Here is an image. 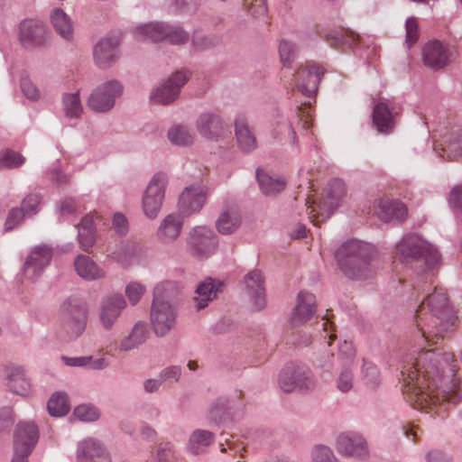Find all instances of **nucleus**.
<instances>
[{
	"instance_id": "obj_37",
	"label": "nucleus",
	"mask_w": 462,
	"mask_h": 462,
	"mask_svg": "<svg viewBox=\"0 0 462 462\" xmlns=\"http://www.w3.org/2000/svg\"><path fill=\"white\" fill-rule=\"evenodd\" d=\"M61 360L68 366L83 367L93 370H101L108 365L105 358H96L92 356L76 357L63 356H61Z\"/></svg>"
},
{
	"instance_id": "obj_39",
	"label": "nucleus",
	"mask_w": 462,
	"mask_h": 462,
	"mask_svg": "<svg viewBox=\"0 0 462 462\" xmlns=\"http://www.w3.org/2000/svg\"><path fill=\"white\" fill-rule=\"evenodd\" d=\"M214 440L212 432L205 430H195L189 439L188 448L193 454H199Z\"/></svg>"
},
{
	"instance_id": "obj_40",
	"label": "nucleus",
	"mask_w": 462,
	"mask_h": 462,
	"mask_svg": "<svg viewBox=\"0 0 462 462\" xmlns=\"http://www.w3.org/2000/svg\"><path fill=\"white\" fill-rule=\"evenodd\" d=\"M272 134L274 138H287L291 143L295 142V132L283 116H277L272 122Z\"/></svg>"
},
{
	"instance_id": "obj_51",
	"label": "nucleus",
	"mask_w": 462,
	"mask_h": 462,
	"mask_svg": "<svg viewBox=\"0 0 462 462\" xmlns=\"http://www.w3.org/2000/svg\"><path fill=\"white\" fill-rule=\"evenodd\" d=\"M40 204V196L37 194H30L23 199L20 208L23 212V215L31 217L37 214Z\"/></svg>"
},
{
	"instance_id": "obj_22",
	"label": "nucleus",
	"mask_w": 462,
	"mask_h": 462,
	"mask_svg": "<svg viewBox=\"0 0 462 462\" xmlns=\"http://www.w3.org/2000/svg\"><path fill=\"white\" fill-rule=\"evenodd\" d=\"M424 64L431 69H439L449 62L450 53L440 42L431 41L425 44L422 51Z\"/></svg>"
},
{
	"instance_id": "obj_45",
	"label": "nucleus",
	"mask_w": 462,
	"mask_h": 462,
	"mask_svg": "<svg viewBox=\"0 0 462 462\" xmlns=\"http://www.w3.org/2000/svg\"><path fill=\"white\" fill-rule=\"evenodd\" d=\"M358 35L353 32L346 31L336 32L328 39L329 43L336 48H351L358 41Z\"/></svg>"
},
{
	"instance_id": "obj_49",
	"label": "nucleus",
	"mask_w": 462,
	"mask_h": 462,
	"mask_svg": "<svg viewBox=\"0 0 462 462\" xmlns=\"http://www.w3.org/2000/svg\"><path fill=\"white\" fill-rule=\"evenodd\" d=\"M145 291V286L138 282H131L125 287V295L132 305L137 304Z\"/></svg>"
},
{
	"instance_id": "obj_2",
	"label": "nucleus",
	"mask_w": 462,
	"mask_h": 462,
	"mask_svg": "<svg viewBox=\"0 0 462 462\" xmlns=\"http://www.w3.org/2000/svg\"><path fill=\"white\" fill-rule=\"evenodd\" d=\"M369 251L367 245L351 240L338 248L336 258L346 276L352 279H365L371 273Z\"/></svg>"
},
{
	"instance_id": "obj_38",
	"label": "nucleus",
	"mask_w": 462,
	"mask_h": 462,
	"mask_svg": "<svg viewBox=\"0 0 462 462\" xmlns=\"http://www.w3.org/2000/svg\"><path fill=\"white\" fill-rule=\"evenodd\" d=\"M257 180L262 191L266 195H275L285 187V181L280 178H273L263 171H257Z\"/></svg>"
},
{
	"instance_id": "obj_12",
	"label": "nucleus",
	"mask_w": 462,
	"mask_h": 462,
	"mask_svg": "<svg viewBox=\"0 0 462 462\" xmlns=\"http://www.w3.org/2000/svg\"><path fill=\"white\" fill-rule=\"evenodd\" d=\"M126 305V300L121 294L114 293L104 296L97 309V318L102 328L110 330L117 322Z\"/></svg>"
},
{
	"instance_id": "obj_11",
	"label": "nucleus",
	"mask_w": 462,
	"mask_h": 462,
	"mask_svg": "<svg viewBox=\"0 0 462 462\" xmlns=\"http://www.w3.org/2000/svg\"><path fill=\"white\" fill-rule=\"evenodd\" d=\"M121 93L122 86L118 81H107L92 91L88 100V106L95 112H107L114 106L116 99Z\"/></svg>"
},
{
	"instance_id": "obj_28",
	"label": "nucleus",
	"mask_w": 462,
	"mask_h": 462,
	"mask_svg": "<svg viewBox=\"0 0 462 462\" xmlns=\"http://www.w3.org/2000/svg\"><path fill=\"white\" fill-rule=\"evenodd\" d=\"M119 42L117 37L105 38L97 42L94 49V59L99 67H107L116 60Z\"/></svg>"
},
{
	"instance_id": "obj_17",
	"label": "nucleus",
	"mask_w": 462,
	"mask_h": 462,
	"mask_svg": "<svg viewBox=\"0 0 462 462\" xmlns=\"http://www.w3.org/2000/svg\"><path fill=\"white\" fill-rule=\"evenodd\" d=\"M52 256L51 249L47 245L34 247L28 255L24 266V276L31 281L36 280L50 263Z\"/></svg>"
},
{
	"instance_id": "obj_29",
	"label": "nucleus",
	"mask_w": 462,
	"mask_h": 462,
	"mask_svg": "<svg viewBox=\"0 0 462 462\" xmlns=\"http://www.w3.org/2000/svg\"><path fill=\"white\" fill-rule=\"evenodd\" d=\"M77 274L86 281H97L105 278L106 272L91 257L79 254L74 260Z\"/></svg>"
},
{
	"instance_id": "obj_41",
	"label": "nucleus",
	"mask_w": 462,
	"mask_h": 462,
	"mask_svg": "<svg viewBox=\"0 0 462 462\" xmlns=\"http://www.w3.org/2000/svg\"><path fill=\"white\" fill-rule=\"evenodd\" d=\"M168 137L171 143L176 145H189L193 143L194 134L184 125H174L168 132Z\"/></svg>"
},
{
	"instance_id": "obj_63",
	"label": "nucleus",
	"mask_w": 462,
	"mask_h": 462,
	"mask_svg": "<svg viewBox=\"0 0 462 462\" xmlns=\"http://www.w3.org/2000/svg\"><path fill=\"white\" fill-rule=\"evenodd\" d=\"M448 202L454 208H460L462 207V188L456 186L450 192Z\"/></svg>"
},
{
	"instance_id": "obj_34",
	"label": "nucleus",
	"mask_w": 462,
	"mask_h": 462,
	"mask_svg": "<svg viewBox=\"0 0 462 462\" xmlns=\"http://www.w3.org/2000/svg\"><path fill=\"white\" fill-rule=\"evenodd\" d=\"M235 131L241 149L245 151H251L255 148L256 140L254 133L248 125L245 116H239L236 117L235 122Z\"/></svg>"
},
{
	"instance_id": "obj_56",
	"label": "nucleus",
	"mask_w": 462,
	"mask_h": 462,
	"mask_svg": "<svg viewBox=\"0 0 462 462\" xmlns=\"http://www.w3.org/2000/svg\"><path fill=\"white\" fill-rule=\"evenodd\" d=\"M428 462H455L450 450H432L426 456Z\"/></svg>"
},
{
	"instance_id": "obj_19",
	"label": "nucleus",
	"mask_w": 462,
	"mask_h": 462,
	"mask_svg": "<svg viewBox=\"0 0 462 462\" xmlns=\"http://www.w3.org/2000/svg\"><path fill=\"white\" fill-rule=\"evenodd\" d=\"M373 213L383 222L393 219L402 221L407 215V208L402 202L383 197L374 200Z\"/></svg>"
},
{
	"instance_id": "obj_3",
	"label": "nucleus",
	"mask_w": 462,
	"mask_h": 462,
	"mask_svg": "<svg viewBox=\"0 0 462 462\" xmlns=\"http://www.w3.org/2000/svg\"><path fill=\"white\" fill-rule=\"evenodd\" d=\"M173 288L170 282H161L154 288L150 316L153 330L158 336L166 335L175 325L176 310L164 300V296H170Z\"/></svg>"
},
{
	"instance_id": "obj_10",
	"label": "nucleus",
	"mask_w": 462,
	"mask_h": 462,
	"mask_svg": "<svg viewBox=\"0 0 462 462\" xmlns=\"http://www.w3.org/2000/svg\"><path fill=\"white\" fill-rule=\"evenodd\" d=\"M37 440L38 430L33 423L18 424L14 434V454L12 462H28L27 457L31 454Z\"/></svg>"
},
{
	"instance_id": "obj_23",
	"label": "nucleus",
	"mask_w": 462,
	"mask_h": 462,
	"mask_svg": "<svg viewBox=\"0 0 462 462\" xmlns=\"http://www.w3.org/2000/svg\"><path fill=\"white\" fill-rule=\"evenodd\" d=\"M206 201V192L200 186L186 188L179 200L180 210L186 215L199 211Z\"/></svg>"
},
{
	"instance_id": "obj_60",
	"label": "nucleus",
	"mask_w": 462,
	"mask_h": 462,
	"mask_svg": "<svg viewBox=\"0 0 462 462\" xmlns=\"http://www.w3.org/2000/svg\"><path fill=\"white\" fill-rule=\"evenodd\" d=\"M113 227L116 233L125 235L128 229V224L125 217L120 213L115 214L113 218Z\"/></svg>"
},
{
	"instance_id": "obj_46",
	"label": "nucleus",
	"mask_w": 462,
	"mask_h": 462,
	"mask_svg": "<svg viewBox=\"0 0 462 462\" xmlns=\"http://www.w3.org/2000/svg\"><path fill=\"white\" fill-rule=\"evenodd\" d=\"M337 389L345 393L351 391L354 387V375L349 366L341 369L336 381Z\"/></svg>"
},
{
	"instance_id": "obj_18",
	"label": "nucleus",
	"mask_w": 462,
	"mask_h": 462,
	"mask_svg": "<svg viewBox=\"0 0 462 462\" xmlns=\"http://www.w3.org/2000/svg\"><path fill=\"white\" fill-rule=\"evenodd\" d=\"M188 244L198 254L208 255L217 247V236L207 226H197L189 232Z\"/></svg>"
},
{
	"instance_id": "obj_8",
	"label": "nucleus",
	"mask_w": 462,
	"mask_h": 462,
	"mask_svg": "<svg viewBox=\"0 0 462 462\" xmlns=\"http://www.w3.org/2000/svg\"><path fill=\"white\" fill-rule=\"evenodd\" d=\"M168 178L166 174L158 172L150 180L143 196V210L149 218H155L161 210L164 199Z\"/></svg>"
},
{
	"instance_id": "obj_20",
	"label": "nucleus",
	"mask_w": 462,
	"mask_h": 462,
	"mask_svg": "<svg viewBox=\"0 0 462 462\" xmlns=\"http://www.w3.org/2000/svg\"><path fill=\"white\" fill-rule=\"evenodd\" d=\"M79 462H112L104 446L94 439H87L79 444Z\"/></svg>"
},
{
	"instance_id": "obj_30",
	"label": "nucleus",
	"mask_w": 462,
	"mask_h": 462,
	"mask_svg": "<svg viewBox=\"0 0 462 462\" xmlns=\"http://www.w3.org/2000/svg\"><path fill=\"white\" fill-rule=\"evenodd\" d=\"M222 283L212 279L200 282L195 291L194 302L197 310L206 308L209 301L217 298Z\"/></svg>"
},
{
	"instance_id": "obj_5",
	"label": "nucleus",
	"mask_w": 462,
	"mask_h": 462,
	"mask_svg": "<svg viewBox=\"0 0 462 462\" xmlns=\"http://www.w3.org/2000/svg\"><path fill=\"white\" fill-rule=\"evenodd\" d=\"M346 196L345 184L341 180H331L322 194L319 202L314 207V201L309 196L306 200L309 218L313 225L319 226L328 218L333 211L340 205Z\"/></svg>"
},
{
	"instance_id": "obj_53",
	"label": "nucleus",
	"mask_w": 462,
	"mask_h": 462,
	"mask_svg": "<svg viewBox=\"0 0 462 462\" xmlns=\"http://www.w3.org/2000/svg\"><path fill=\"white\" fill-rule=\"evenodd\" d=\"M406 43L410 48L419 39V25L415 17H410L406 21Z\"/></svg>"
},
{
	"instance_id": "obj_57",
	"label": "nucleus",
	"mask_w": 462,
	"mask_h": 462,
	"mask_svg": "<svg viewBox=\"0 0 462 462\" xmlns=\"http://www.w3.org/2000/svg\"><path fill=\"white\" fill-rule=\"evenodd\" d=\"M95 241V230L84 231V229H79V242L83 250L88 251L93 246Z\"/></svg>"
},
{
	"instance_id": "obj_16",
	"label": "nucleus",
	"mask_w": 462,
	"mask_h": 462,
	"mask_svg": "<svg viewBox=\"0 0 462 462\" xmlns=\"http://www.w3.org/2000/svg\"><path fill=\"white\" fill-rule=\"evenodd\" d=\"M337 452L345 457H365L368 454L365 439L357 432L347 431L339 434L336 440Z\"/></svg>"
},
{
	"instance_id": "obj_50",
	"label": "nucleus",
	"mask_w": 462,
	"mask_h": 462,
	"mask_svg": "<svg viewBox=\"0 0 462 462\" xmlns=\"http://www.w3.org/2000/svg\"><path fill=\"white\" fill-rule=\"evenodd\" d=\"M73 416L81 421L88 422L97 420L99 413L95 407L83 404L75 408Z\"/></svg>"
},
{
	"instance_id": "obj_64",
	"label": "nucleus",
	"mask_w": 462,
	"mask_h": 462,
	"mask_svg": "<svg viewBox=\"0 0 462 462\" xmlns=\"http://www.w3.org/2000/svg\"><path fill=\"white\" fill-rule=\"evenodd\" d=\"M100 217L96 214H88L81 220L79 229H84V231L95 230L96 221L99 220Z\"/></svg>"
},
{
	"instance_id": "obj_32",
	"label": "nucleus",
	"mask_w": 462,
	"mask_h": 462,
	"mask_svg": "<svg viewBox=\"0 0 462 462\" xmlns=\"http://www.w3.org/2000/svg\"><path fill=\"white\" fill-rule=\"evenodd\" d=\"M183 220L179 214L168 215L161 223L157 236L163 243L174 241L180 234Z\"/></svg>"
},
{
	"instance_id": "obj_7",
	"label": "nucleus",
	"mask_w": 462,
	"mask_h": 462,
	"mask_svg": "<svg viewBox=\"0 0 462 462\" xmlns=\"http://www.w3.org/2000/svg\"><path fill=\"white\" fill-rule=\"evenodd\" d=\"M279 384L285 393H291L297 389L312 390L316 382L309 368L300 365H288L280 374Z\"/></svg>"
},
{
	"instance_id": "obj_48",
	"label": "nucleus",
	"mask_w": 462,
	"mask_h": 462,
	"mask_svg": "<svg viewBox=\"0 0 462 462\" xmlns=\"http://www.w3.org/2000/svg\"><path fill=\"white\" fill-rule=\"evenodd\" d=\"M362 374L363 381L368 387L374 388L379 384V373L372 363L364 362Z\"/></svg>"
},
{
	"instance_id": "obj_24",
	"label": "nucleus",
	"mask_w": 462,
	"mask_h": 462,
	"mask_svg": "<svg viewBox=\"0 0 462 462\" xmlns=\"http://www.w3.org/2000/svg\"><path fill=\"white\" fill-rule=\"evenodd\" d=\"M241 214L235 205H226L216 220V228L221 235L235 233L241 225Z\"/></svg>"
},
{
	"instance_id": "obj_43",
	"label": "nucleus",
	"mask_w": 462,
	"mask_h": 462,
	"mask_svg": "<svg viewBox=\"0 0 462 462\" xmlns=\"http://www.w3.org/2000/svg\"><path fill=\"white\" fill-rule=\"evenodd\" d=\"M63 108L68 117L78 118L81 116L83 107L79 92L63 96Z\"/></svg>"
},
{
	"instance_id": "obj_35",
	"label": "nucleus",
	"mask_w": 462,
	"mask_h": 462,
	"mask_svg": "<svg viewBox=\"0 0 462 462\" xmlns=\"http://www.w3.org/2000/svg\"><path fill=\"white\" fill-rule=\"evenodd\" d=\"M439 157L448 161H459L462 154V145L459 136L453 138L451 135H445L443 142L434 147Z\"/></svg>"
},
{
	"instance_id": "obj_1",
	"label": "nucleus",
	"mask_w": 462,
	"mask_h": 462,
	"mask_svg": "<svg viewBox=\"0 0 462 462\" xmlns=\"http://www.w3.org/2000/svg\"><path fill=\"white\" fill-rule=\"evenodd\" d=\"M425 279L432 291L415 310L412 337L420 351L402 367L403 395L414 409L444 417L460 402L461 374L452 353L425 347L437 345L457 318L446 290L434 284L431 273Z\"/></svg>"
},
{
	"instance_id": "obj_21",
	"label": "nucleus",
	"mask_w": 462,
	"mask_h": 462,
	"mask_svg": "<svg viewBox=\"0 0 462 462\" xmlns=\"http://www.w3.org/2000/svg\"><path fill=\"white\" fill-rule=\"evenodd\" d=\"M246 292L251 298L254 308L262 310L266 304L264 280L261 271L253 270L245 277Z\"/></svg>"
},
{
	"instance_id": "obj_14",
	"label": "nucleus",
	"mask_w": 462,
	"mask_h": 462,
	"mask_svg": "<svg viewBox=\"0 0 462 462\" xmlns=\"http://www.w3.org/2000/svg\"><path fill=\"white\" fill-rule=\"evenodd\" d=\"M188 71H177L172 74L162 87L158 88L151 96L155 104L166 105L174 101L179 96L181 87L189 79Z\"/></svg>"
},
{
	"instance_id": "obj_31",
	"label": "nucleus",
	"mask_w": 462,
	"mask_h": 462,
	"mask_svg": "<svg viewBox=\"0 0 462 462\" xmlns=\"http://www.w3.org/2000/svg\"><path fill=\"white\" fill-rule=\"evenodd\" d=\"M51 23L57 34L66 41H72L74 23L61 8H54L50 15Z\"/></svg>"
},
{
	"instance_id": "obj_59",
	"label": "nucleus",
	"mask_w": 462,
	"mask_h": 462,
	"mask_svg": "<svg viewBox=\"0 0 462 462\" xmlns=\"http://www.w3.org/2000/svg\"><path fill=\"white\" fill-rule=\"evenodd\" d=\"M181 374V369L180 366L172 365L164 368L161 374L160 378L164 381L168 380H174L175 382H178Z\"/></svg>"
},
{
	"instance_id": "obj_27",
	"label": "nucleus",
	"mask_w": 462,
	"mask_h": 462,
	"mask_svg": "<svg viewBox=\"0 0 462 462\" xmlns=\"http://www.w3.org/2000/svg\"><path fill=\"white\" fill-rule=\"evenodd\" d=\"M316 312V298L312 293L300 291L293 310L291 322L300 325L310 320Z\"/></svg>"
},
{
	"instance_id": "obj_15",
	"label": "nucleus",
	"mask_w": 462,
	"mask_h": 462,
	"mask_svg": "<svg viewBox=\"0 0 462 462\" xmlns=\"http://www.w3.org/2000/svg\"><path fill=\"white\" fill-rule=\"evenodd\" d=\"M324 75V69L318 65L300 67L293 75L295 87L307 97H311L318 90V84Z\"/></svg>"
},
{
	"instance_id": "obj_13",
	"label": "nucleus",
	"mask_w": 462,
	"mask_h": 462,
	"mask_svg": "<svg viewBox=\"0 0 462 462\" xmlns=\"http://www.w3.org/2000/svg\"><path fill=\"white\" fill-rule=\"evenodd\" d=\"M47 29L42 22L27 19L19 24L18 39L25 48L42 46L47 41Z\"/></svg>"
},
{
	"instance_id": "obj_6",
	"label": "nucleus",
	"mask_w": 462,
	"mask_h": 462,
	"mask_svg": "<svg viewBox=\"0 0 462 462\" xmlns=\"http://www.w3.org/2000/svg\"><path fill=\"white\" fill-rule=\"evenodd\" d=\"M134 37L137 41H168L173 44H181L188 40V35L182 29L160 23L138 26L134 31Z\"/></svg>"
},
{
	"instance_id": "obj_25",
	"label": "nucleus",
	"mask_w": 462,
	"mask_h": 462,
	"mask_svg": "<svg viewBox=\"0 0 462 462\" xmlns=\"http://www.w3.org/2000/svg\"><path fill=\"white\" fill-rule=\"evenodd\" d=\"M149 330L143 321L136 322L128 335L124 337L115 347L117 353L131 351L143 345L148 338Z\"/></svg>"
},
{
	"instance_id": "obj_36",
	"label": "nucleus",
	"mask_w": 462,
	"mask_h": 462,
	"mask_svg": "<svg viewBox=\"0 0 462 462\" xmlns=\"http://www.w3.org/2000/svg\"><path fill=\"white\" fill-rule=\"evenodd\" d=\"M6 378L8 386L14 393L21 395H26L30 393V383L21 367L13 365L6 367Z\"/></svg>"
},
{
	"instance_id": "obj_61",
	"label": "nucleus",
	"mask_w": 462,
	"mask_h": 462,
	"mask_svg": "<svg viewBox=\"0 0 462 462\" xmlns=\"http://www.w3.org/2000/svg\"><path fill=\"white\" fill-rule=\"evenodd\" d=\"M173 454L170 443L161 445L158 449L157 462H172Z\"/></svg>"
},
{
	"instance_id": "obj_26",
	"label": "nucleus",
	"mask_w": 462,
	"mask_h": 462,
	"mask_svg": "<svg viewBox=\"0 0 462 462\" xmlns=\"http://www.w3.org/2000/svg\"><path fill=\"white\" fill-rule=\"evenodd\" d=\"M394 106L390 100L379 101L373 112V123L377 131L382 134H389L393 128Z\"/></svg>"
},
{
	"instance_id": "obj_52",
	"label": "nucleus",
	"mask_w": 462,
	"mask_h": 462,
	"mask_svg": "<svg viewBox=\"0 0 462 462\" xmlns=\"http://www.w3.org/2000/svg\"><path fill=\"white\" fill-rule=\"evenodd\" d=\"M311 457L314 462H337L332 450L326 446H316L312 452Z\"/></svg>"
},
{
	"instance_id": "obj_33",
	"label": "nucleus",
	"mask_w": 462,
	"mask_h": 462,
	"mask_svg": "<svg viewBox=\"0 0 462 462\" xmlns=\"http://www.w3.org/2000/svg\"><path fill=\"white\" fill-rule=\"evenodd\" d=\"M197 129L203 137L216 139L222 134L224 127L218 116L202 114L197 120Z\"/></svg>"
},
{
	"instance_id": "obj_4",
	"label": "nucleus",
	"mask_w": 462,
	"mask_h": 462,
	"mask_svg": "<svg viewBox=\"0 0 462 462\" xmlns=\"http://www.w3.org/2000/svg\"><path fill=\"white\" fill-rule=\"evenodd\" d=\"M393 257L405 264L422 258L429 270L433 269L439 261L437 249L420 236L413 235L403 237L397 244Z\"/></svg>"
},
{
	"instance_id": "obj_42",
	"label": "nucleus",
	"mask_w": 462,
	"mask_h": 462,
	"mask_svg": "<svg viewBox=\"0 0 462 462\" xmlns=\"http://www.w3.org/2000/svg\"><path fill=\"white\" fill-rule=\"evenodd\" d=\"M69 409L68 397L63 393L52 394L48 402V411L51 416H64L69 412Z\"/></svg>"
},
{
	"instance_id": "obj_58",
	"label": "nucleus",
	"mask_w": 462,
	"mask_h": 462,
	"mask_svg": "<svg viewBox=\"0 0 462 462\" xmlns=\"http://www.w3.org/2000/svg\"><path fill=\"white\" fill-rule=\"evenodd\" d=\"M24 217L25 215H23L21 208H14L11 209L5 221V230H12L15 226L23 221Z\"/></svg>"
},
{
	"instance_id": "obj_9",
	"label": "nucleus",
	"mask_w": 462,
	"mask_h": 462,
	"mask_svg": "<svg viewBox=\"0 0 462 462\" xmlns=\"http://www.w3.org/2000/svg\"><path fill=\"white\" fill-rule=\"evenodd\" d=\"M87 311L79 302H66L61 310V328L69 337H77L86 327Z\"/></svg>"
},
{
	"instance_id": "obj_47",
	"label": "nucleus",
	"mask_w": 462,
	"mask_h": 462,
	"mask_svg": "<svg viewBox=\"0 0 462 462\" xmlns=\"http://www.w3.org/2000/svg\"><path fill=\"white\" fill-rule=\"evenodd\" d=\"M297 49L295 45L286 40L281 41L279 44L280 60L283 67H291L296 56Z\"/></svg>"
},
{
	"instance_id": "obj_55",
	"label": "nucleus",
	"mask_w": 462,
	"mask_h": 462,
	"mask_svg": "<svg viewBox=\"0 0 462 462\" xmlns=\"http://www.w3.org/2000/svg\"><path fill=\"white\" fill-rule=\"evenodd\" d=\"M218 43V38L216 36H208L197 33L193 37V44L198 50H206Z\"/></svg>"
},
{
	"instance_id": "obj_44",
	"label": "nucleus",
	"mask_w": 462,
	"mask_h": 462,
	"mask_svg": "<svg viewBox=\"0 0 462 462\" xmlns=\"http://www.w3.org/2000/svg\"><path fill=\"white\" fill-rule=\"evenodd\" d=\"M25 158L18 152L6 149L0 152V169H15L22 166Z\"/></svg>"
},
{
	"instance_id": "obj_54",
	"label": "nucleus",
	"mask_w": 462,
	"mask_h": 462,
	"mask_svg": "<svg viewBox=\"0 0 462 462\" xmlns=\"http://www.w3.org/2000/svg\"><path fill=\"white\" fill-rule=\"evenodd\" d=\"M21 88L23 95L31 100H38L41 92L35 84L29 78H23L21 80Z\"/></svg>"
},
{
	"instance_id": "obj_62",
	"label": "nucleus",
	"mask_w": 462,
	"mask_h": 462,
	"mask_svg": "<svg viewBox=\"0 0 462 462\" xmlns=\"http://www.w3.org/2000/svg\"><path fill=\"white\" fill-rule=\"evenodd\" d=\"M79 210V206L73 199H66L60 202V211L62 215H69L77 213Z\"/></svg>"
}]
</instances>
